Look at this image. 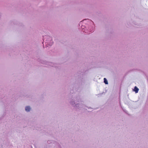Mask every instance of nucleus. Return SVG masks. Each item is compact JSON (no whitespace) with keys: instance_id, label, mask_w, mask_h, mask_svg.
<instances>
[{"instance_id":"nucleus-1","label":"nucleus","mask_w":148,"mask_h":148,"mask_svg":"<svg viewBox=\"0 0 148 148\" xmlns=\"http://www.w3.org/2000/svg\"><path fill=\"white\" fill-rule=\"evenodd\" d=\"M46 38L47 40L45 43V45L47 47L52 45L53 44V42L51 38L47 36L46 37Z\"/></svg>"},{"instance_id":"nucleus-2","label":"nucleus","mask_w":148,"mask_h":148,"mask_svg":"<svg viewBox=\"0 0 148 148\" xmlns=\"http://www.w3.org/2000/svg\"><path fill=\"white\" fill-rule=\"evenodd\" d=\"M80 100L77 99V98H75L71 99L70 102V104L74 107H75L77 105V102H79Z\"/></svg>"},{"instance_id":"nucleus-3","label":"nucleus","mask_w":148,"mask_h":148,"mask_svg":"<svg viewBox=\"0 0 148 148\" xmlns=\"http://www.w3.org/2000/svg\"><path fill=\"white\" fill-rule=\"evenodd\" d=\"M84 105L82 103H77V105L75 107L79 109H80L81 108L84 107Z\"/></svg>"},{"instance_id":"nucleus-4","label":"nucleus","mask_w":148,"mask_h":148,"mask_svg":"<svg viewBox=\"0 0 148 148\" xmlns=\"http://www.w3.org/2000/svg\"><path fill=\"white\" fill-rule=\"evenodd\" d=\"M31 110V108L29 106H26L25 107V110L26 111L28 112L30 111Z\"/></svg>"},{"instance_id":"nucleus-5","label":"nucleus","mask_w":148,"mask_h":148,"mask_svg":"<svg viewBox=\"0 0 148 148\" xmlns=\"http://www.w3.org/2000/svg\"><path fill=\"white\" fill-rule=\"evenodd\" d=\"M49 64L52 67H56V64H54L51 62H49Z\"/></svg>"},{"instance_id":"nucleus-6","label":"nucleus","mask_w":148,"mask_h":148,"mask_svg":"<svg viewBox=\"0 0 148 148\" xmlns=\"http://www.w3.org/2000/svg\"><path fill=\"white\" fill-rule=\"evenodd\" d=\"M139 90V89L137 88L136 86H135L134 87V91L136 93H138V91Z\"/></svg>"},{"instance_id":"nucleus-7","label":"nucleus","mask_w":148,"mask_h":148,"mask_svg":"<svg viewBox=\"0 0 148 148\" xmlns=\"http://www.w3.org/2000/svg\"><path fill=\"white\" fill-rule=\"evenodd\" d=\"M104 82L106 84H108V81L105 78H104Z\"/></svg>"},{"instance_id":"nucleus-8","label":"nucleus","mask_w":148,"mask_h":148,"mask_svg":"<svg viewBox=\"0 0 148 148\" xmlns=\"http://www.w3.org/2000/svg\"><path fill=\"white\" fill-rule=\"evenodd\" d=\"M94 29V28L93 27L89 29V31L90 32H93Z\"/></svg>"}]
</instances>
